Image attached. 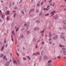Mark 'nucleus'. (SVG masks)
<instances>
[{
    "instance_id": "obj_51",
    "label": "nucleus",
    "mask_w": 66,
    "mask_h": 66,
    "mask_svg": "<svg viewBox=\"0 0 66 66\" xmlns=\"http://www.w3.org/2000/svg\"><path fill=\"white\" fill-rule=\"evenodd\" d=\"M22 0H21L20 2V3H21V2H22Z\"/></svg>"
},
{
    "instance_id": "obj_52",
    "label": "nucleus",
    "mask_w": 66,
    "mask_h": 66,
    "mask_svg": "<svg viewBox=\"0 0 66 66\" xmlns=\"http://www.w3.org/2000/svg\"><path fill=\"white\" fill-rule=\"evenodd\" d=\"M10 54L11 56H12V53H10Z\"/></svg>"
},
{
    "instance_id": "obj_53",
    "label": "nucleus",
    "mask_w": 66,
    "mask_h": 66,
    "mask_svg": "<svg viewBox=\"0 0 66 66\" xmlns=\"http://www.w3.org/2000/svg\"><path fill=\"white\" fill-rule=\"evenodd\" d=\"M59 29L60 30H61L62 29V28L61 27H59Z\"/></svg>"
},
{
    "instance_id": "obj_54",
    "label": "nucleus",
    "mask_w": 66,
    "mask_h": 66,
    "mask_svg": "<svg viewBox=\"0 0 66 66\" xmlns=\"http://www.w3.org/2000/svg\"><path fill=\"white\" fill-rule=\"evenodd\" d=\"M14 9L15 10H16L17 9V7H14Z\"/></svg>"
},
{
    "instance_id": "obj_1",
    "label": "nucleus",
    "mask_w": 66,
    "mask_h": 66,
    "mask_svg": "<svg viewBox=\"0 0 66 66\" xmlns=\"http://www.w3.org/2000/svg\"><path fill=\"white\" fill-rule=\"evenodd\" d=\"M64 35V34H63V33H62L61 35H60V37L61 38H63V40H64L65 42H66V40H65V39L64 38H65V37H64V36L63 35Z\"/></svg>"
},
{
    "instance_id": "obj_32",
    "label": "nucleus",
    "mask_w": 66,
    "mask_h": 66,
    "mask_svg": "<svg viewBox=\"0 0 66 66\" xmlns=\"http://www.w3.org/2000/svg\"><path fill=\"white\" fill-rule=\"evenodd\" d=\"M52 61H51V60H49L48 62V63H51V62Z\"/></svg>"
},
{
    "instance_id": "obj_13",
    "label": "nucleus",
    "mask_w": 66,
    "mask_h": 66,
    "mask_svg": "<svg viewBox=\"0 0 66 66\" xmlns=\"http://www.w3.org/2000/svg\"><path fill=\"white\" fill-rule=\"evenodd\" d=\"M36 41V39H35V38H34L33 39V40H32V42H34V43H35V42Z\"/></svg>"
},
{
    "instance_id": "obj_3",
    "label": "nucleus",
    "mask_w": 66,
    "mask_h": 66,
    "mask_svg": "<svg viewBox=\"0 0 66 66\" xmlns=\"http://www.w3.org/2000/svg\"><path fill=\"white\" fill-rule=\"evenodd\" d=\"M10 63V61H7L6 63H5V66H8L9 65Z\"/></svg>"
},
{
    "instance_id": "obj_23",
    "label": "nucleus",
    "mask_w": 66,
    "mask_h": 66,
    "mask_svg": "<svg viewBox=\"0 0 66 66\" xmlns=\"http://www.w3.org/2000/svg\"><path fill=\"white\" fill-rule=\"evenodd\" d=\"M44 58L45 59H47V56H44Z\"/></svg>"
},
{
    "instance_id": "obj_31",
    "label": "nucleus",
    "mask_w": 66,
    "mask_h": 66,
    "mask_svg": "<svg viewBox=\"0 0 66 66\" xmlns=\"http://www.w3.org/2000/svg\"><path fill=\"white\" fill-rule=\"evenodd\" d=\"M21 12L22 13V14H23V15H24V12H23L22 11H21Z\"/></svg>"
},
{
    "instance_id": "obj_57",
    "label": "nucleus",
    "mask_w": 66,
    "mask_h": 66,
    "mask_svg": "<svg viewBox=\"0 0 66 66\" xmlns=\"http://www.w3.org/2000/svg\"><path fill=\"white\" fill-rule=\"evenodd\" d=\"M37 5L38 6H39V3L37 4Z\"/></svg>"
},
{
    "instance_id": "obj_46",
    "label": "nucleus",
    "mask_w": 66,
    "mask_h": 66,
    "mask_svg": "<svg viewBox=\"0 0 66 66\" xmlns=\"http://www.w3.org/2000/svg\"><path fill=\"white\" fill-rule=\"evenodd\" d=\"M52 1V0H51L50 1H49V3H51V2Z\"/></svg>"
},
{
    "instance_id": "obj_27",
    "label": "nucleus",
    "mask_w": 66,
    "mask_h": 66,
    "mask_svg": "<svg viewBox=\"0 0 66 66\" xmlns=\"http://www.w3.org/2000/svg\"><path fill=\"white\" fill-rule=\"evenodd\" d=\"M6 19L7 21H8L9 20V16H7L6 18Z\"/></svg>"
},
{
    "instance_id": "obj_41",
    "label": "nucleus",
    "mask_w": 66,
    "mask_h": 66,
    "mask_svg": "<svg viewBox=\"0 0 66 66\" xmlns=\"http://www.w3.org/2000/svg\"><path fill=\"white\" fill-rule=\"evenodd\" d=\"M17 43V41L16 39H15V45H16V43Z\"/></svg>"
},
{
    "instance_id": "obj_21",
    "label": "nucleus",
    "mask_w": 66,
    "mask_h": 66,
    "mask_svg": "<svg viewBox=\"0 0 66 66\" xmlns=\"http://www.w3.org/2000/svg\"><path fill=\"white\" fill-rule=\"evenodd\" d=\"M17 62L19 64V65H20V63H19V60H17Z\"/></svg>"
},
{
    "instance_id": "obj_26",
    "label": "nucleus",
    "mask_w": 66,
    "mask_h": 66,
    "mask_svg": "<svg viewBox=\"0 0 66 66\" xmlns=\"http://www.w3.org/2000/svg\"><path fill=\"white\" fill-rule=\"evenodd\" d=\"M50 34L49 35V37H52V35L51 34V33H50Z\"/></svg>"
},
{
    "instance_id": "obj_7",
    "label": "nucleus",
    "mask_w": 66,
    "mask_h": 66,
    "mask_svg": "<svg viewBox=\"0 0 66 66\" xmlns=\"http://www.w3.org/2000/svg\"><path fill=\"white\" fill-rule=\"evenodd\" d=\"M39 30V27H36L34 28V31H35L36 30Z\"/></svg>"
},
{
    "instance_id": "obj_44",
    "label": "nucleus",
    "mask_w": 66,
    "mask_h": 66,
    "mask_svg": "<svg viewBox=\"0 0 66 66\" xmlns=\"http://www.w3.org/2000/svg\"><path fill=\"white\" fill-rule=\"evenodd\" d=\"M36 54H39V52H37V53H36Z\"/></svg>"
},
{
    "instance_id": "obj_35",
    "label": "nucleus",
    "mask_w": 66,
    "mask_h": 66,
    "mask_svg": "<svg viewBox=\"0 0 66 66\" xmlns=\"http://www.w3.org/2000/svg\"><path fill=\"white\" fill-rule=\"evenodd\" d=\"M16 14V13H14V17H15L16 16L15 15Z\"/></svg>"
},
{
    "instance_id": "obj_39",
    "label": "nucleus",
    "mask_w": 66,
    "mask_h": 66,
    "mask_svg": "<svg viewBox=\"0 0 66 66\" xmlns=\"http://www.w3.org/2000/svg\"><path fill=\"white\" fill-rule=\"evenodd\" d=\"M60 52L61 53H63V50H61L60 51Z\"/></svg>"
},
{
    "instance_id": "obj_20",
    "label": "nucleus",
    "mask_w": 66,
    "mask_h": 66,
    "mask_svg": "<svg viewBox=\"0 0 66 66\" xmlns=\"http://www.w3.org/2000/svg\"><path fill=\"white\" fill-rule=\"evenodd\" d=\"M20 38H23V35H20Z\"/></svg>"
},
{
    "instance_id": "obj_38",
    "label": "nucleus",
    "mask_w": 66,
    "mask_h": 66,
    "mask_svg": "<svg viewBox=\"0 0 66 66\" xmlns=\"http://www.w3.org/2000/svg\"><path fill=\"white\" fill-rule=\"evenodd\" d=\"M36 22L37 23H38V22H39V21L38 20H37L36 21Z\"/></svg>"
},
{
    "instance_id": "obj_24",
    "label": "nucleus",
    "mask_w": 66,
    "mask_h": 66,
    "mask_svg": "<svg viewBox=\"0 0 66 66\" xmlns=\"http://www.w3.org/2000/svg\"><path fill=\"white\" fill-rule=\"evenodd\" d=\"M1 57H3V54H1Z\"/></svg>"
},
{
    "instance_id": "obj_64",
    "label": "nucleus",
    "mask_w": 66,
    "mask_h": 66,
    "mask_svg": "<svg viewBox=\"0 0 66 66\" xmlns=\"http://www.w3.org/2000/svg\"><path fill=\"white\" fill-rule=\"evenodd\" d=\"M4 43H5H5H6V41L5 40Z\"/></svg>"
},
{
    "instance_id": "obj_8",
    "label": "nucleus",
    "mask_w": 66,
    "mask_h": 66,
    "mask_svg": "<svg viewBox=\"0 0 66 66\" xmlns=\"http://www.w3.org/2000/svg\"><path fill=\"white\" fill-rule=\"evenodd\" d=\"M14 29L15 30V31L17 32L18 31V28H17V26H16L14 27Z\"/></svg>"
},
{
    "instance_id": "obj_58",
    "label": "nucleus",
    "mask_w": 66,
    "mask_h": 66,
    "mask_svg": "<svg viewBox=\"0 0 66 66\" xmlns=\"http://www.w3.org/2000/svg\"><path fill=\"white\" fill-rule=\"evenodd\" d=\"M2 20L0 19V22H2Z\"/></svg>"
},
{
    "instance_id": "obj_19",
    "label": "nucleus",
    "mask_w": 66,
    "mask_h": 66,
    "mask_svg": "<svg viewBox=\"0 0 66 66\" xmlns=\"http://www.w3.org/2000/svg\"><path fill=\"white\" fill-rule=\"evenodd\" d=\"M13 62L14 63H15L16 64H17V61L16 60H14Z\"/></svg>"
},
{
    "instance_id": "obj_59",
    "label": "nucleus",
    "mask_w": 66,
    "mask_h": 66,
    "mask_svg": "<svg viewBox=\"0 0 66 66\" xmlns=\"http://www.w3.org/2000/svg\"><path fill=\"white\" fill-rule=\"evenodd\" d=\"M62 49V50H65V48H63Z\"/></svg>"
},
{
    "instance_id": "obj_17",
    "label": "nucleus",
    "mask_w": 66,
    "mask_h": 66,
    "mask_svg": "<svg viewBox=\"0 0 66 66\" xmlns=\"http://www.w3.org/2000/svg\"><path fill=\"white\" fill-rule=\"evenodd\" d=\"M63 53L64 55H66V51L65 50L63 51Z\"/></svg>"
},
{
    "instance_id": "obj_30",
    "label": "nucleus",
    "mask_w": 66,
    "mask_h": 66,
    "mask_svg": "<svg viewBox=\"0 0 66 66\" xmlns=\"http://www.w3.org/2000/svg\"><path fill=\"white\" fill-rule=\"evenodd\" d=\"M32 11H34V9H33L31 10L30 11V12H32Z\"/></svg>"
},
{
    "instance_id": "obj_37",
    "label": "nucleus",
    "mask_w": 66,
    "mask_h": 66,
    "mask_svg": "<svg viewBox=\"0 0 66 66\" xmlns=\"http://www.w3.org/2000/svg\"><path fill=\"white\" fill-rule=\"evenodd\" d=\"M43 3H44V1H43V2L41 3V5H42L43 4Z\"/></svg>"
},
{
    "instance_id": "obj_34",
    "label": "nucleus",
    "mask_w": 66,
    "mask_h": 66,
    "mask_svg": "<svg viewBox=\"0 0 66 66\" xmlns=\"http://www.w3.org/2000/svg\"><path fill=\"white\" fill-rule=\"evenodd\" d=\"M44 52V51H42L41 52V54L42 56H43V53Z\"/></svg>"
},
{
    "instance_id": "obj_47",
    "label": "nucleus",
    "mask_w": 66,
    "mask_h": 66,
    "mask_svg": "<svg viewBox=\"0 0 66 66\" xmlns=\"http://www.w3.org/2000/svg\"><path fill=\"white\" fill-rule=\"evenodd\" d=\"M28 58V59H29V60H30V57H29V56H27Z\"/></svg>"
},
{
    "instance_id": "obj_36",
    "label": "nucleus",
    "mask_w": 66,
    "mask_h": 66,
    "mask_svg": "<svg viewBox=\"0 0 66 66\" xmlns=\"http://www.w3.org/2000/svg\"><path fill=\"white\" fill-rule=\"evenodd\" d=\"M44 44H45V43L44 42H42L41 44H42V45H44Z\"/></svg>"
},
{
    "instance_id": "obj_49",
    "label": "nucleus",
    "mask_w": 66,
    "mask_h": 66,
    "mask_svg": "<svg viewBox=\"0 0 66 66\" xmlns=\"http://www.w3.org/2000/svg\"><path fill=\"white\" fill-rule=\"evenodd\" d=\"M61 58V57H60V56H59L58 57V59H60Z\"/></svg>"
},
{
    "instance_id": "obj_25",
    "label": "nucleus",
    "mask_w": 66,
    "mask_h": 66,
    "mask_svg": "<svg viewBox=\"0 0 66 66\" xmlns=\"http://www.w3.org/2000/svg\"><path fill=\"white\" fill-rule=\"evenodd\" d=\"M36 13H38V12H39V10H37L36 11Z\"/></svg>"
},
{
    "instance_id": "obj_14",
    "label": "nucleus",
    "mask_w": 66,
    "mask_h": 66,
    "mask_svg": "<svg viewBox=\"0 0 66 66\" xmlns=\"http://www.w3.org/2000/svg\"><path fill=\"white\" fill-rule=\"evenodd\" d=\"M4 45H3L1 49V51H2L3 50V49H4Z\"/></svg>"
},
{
    "instance_id": "obj_55",
    "label": "nucleus",
    "mask_w": 66,
    "mask_h": 66,
    "mask_svg": "<svg viewBox=\"0 0 66 66\" xmlns=\"http://www.w3.org/2000/svg\"><path fill=\"white\" fill-rule=\"evenodd\" d=\"M65 8H64V10H66V6H65Z\"/></svg>"
},
{
    "instance_id": "obj_29",
    "label": "nucleus",
    "mask_w": 66,
    "mask_h": 66,
    "mask_svg": "<svg viewBox=\"0 0 66 66\" xmlns=\"http://www.w3.org/2000/svg\"><path fill=\"white\" fill-rule=\"evenodd\" d=\"M44 32V30L43 31H41L40 32V33H43Z\"/></svg>"
},
{
    "instance_id": "obj_11",
    "label": "nucleus",
    "mask_w": 66,
    "mask_h": 66,
    "mask_svg": "<svg viewBox=\"0 0 66 66\" xmlns=\"http://www.w3.org/2000/svg\"><path fill=\"white\" fill-rule=\"evenodd\" d=\"M27 25H28L29 26V25H30V23L29 22H28L27 24H24V26H26Z\"/></svg>"
},
{
    "instance_id": "obj_16",
    "label": "nucleus",
    "mask_w": 66,
    "mask_h": 66,
    "mask_svg": "<svg viewBox=\"0 0 66 66\" xmlns=\"http://www.w3.org/2000/svg\"><path fill=\"white\" fill-rule=\"evenodd\" d=\"M27 33V34H29L30 33V31H26Z\"/></svg>"
},
{
    "instance_id": "obj_28",
    "label": "nucleus",
    "mask_w": 66,
    "mask_h": 66,
    "mask_svg": "<svg viewBox=\"0 0 66 66\" xmlns=\"http://www.w3.org/2000/svg\"><path fill=\"white\" fill-rule=\"evenodd\" d=\"M12 34H13V35H15V34L14 33V31H12Z\"/></svg>"
},
{
    "instance_id": "obj_5",
    "label": "nucleus",
    "mask_w": 66,
    "mask_h": 66,
    "mask_svg": "<svg viewBox=\"0 0 66 66\" xmlns=\"http://www.w3.org/2000/svg\"><path fill=\"white\" fill-rule=\"evenodd\" d=\"M57 35H55L53 37V39L54 40H56L57 39Z\"/></svg>"
},
{
    "instance_id": "obj_22",
    "label": "nucleus",
    "mask_w": 66,
    "mask_h": 66,
    "mask_svg": "<svg viewBox=\"0 0 66 66\" xmlns=\"http://www.w3.org/2000/svg\"><path fill=\"white\" fill-rule=\"evenodd\" d=\"M59 46L60 47H65L64 46L61 45V44L59 45Z\"/></svg>"
},
{
    "instance_id": "obj_4",
    "label": "nucleus",
    "mask_w": 66,
    "mask_h": 66,
    "mask_svg": "<svg viewBox=\"0 0 66 66\" xmlns=\"http://www.w3.org/2000/svg\"><path fill=\"white\" fill-rule=\"evenodd\" d=\"M50 6V5H48L47 7V8L45 9L44 8L43 10L44 11H48L49 10V7Z\"/></svg>"
},
{
    "instance_id": "obj_48",
    "label": "nucleus",
    "mask_w": 66,
    "mask_h": 66,
    "mask_svg": "<svg viewBox=\"0 0 66 66\" xmlns=\"http://www.w3.org/2000/svg\"><path fill=\"white\" fill-rule=\"evenodd\" d=\"M23 60H26V58H23Z\"/></svg>"
},
{
    "instance_id": "obj_2",
    "label": "nucleus",
    "mask_w": 66,
    "mask_h": 66,
    "mask_svg": "<svg viewBox=\"0 0 66 66\" xmlns=\"http://www.w3.org/2000/svg\"><path fill=\"white\" fill-rule=\"evenodd\" d=\"M65 22H66V20H64V21H63V23L64 24L63 27V29H64V30H66V27H65V26L64 25V24H66V23H65Z\"/></svg>"
},
{
    "instance_id": "obj_6",
    "label": "nucleus",
    "mask_w": 66,
    "mask_h": 66,
    "mask_svg": "<svg viewBox=\"0 0 66 66\" xmlns=\"http://www.w3.org/2000/svg\"><path fill=\"white\" fill-rule=\"evenodd\" d=\"M25 27H23L21 30V31H22V32H25V31H26V30H25Z\"/></svg>"
},
{
    "instance_id": "obj_43",
    "label": "nucleus",
    "mask_w": 66,
    "mask_h": 66,
    "mask_svg": "<svg viewBox=\"0 0 66 66\" xmlns=\"http://www.w3.org/2000/svg\"><path fill=\"white\" fill-rule=\"evenodd\" d=\"M2 44L1 42H0V46H2Z\"/></svg>"
},
{
    "instance_id": "obj_40",
    "label": "nucleus",
    "mask_w": 66,
    "mask_h": 66,
    "mask_svg": "<svg viewBox=\"0 0 66 66\" xmlns=\"http://www.w3.org/2000/svg\"><path fill=\"white\" fill-rule=\"evenodd\" d=\"M42 12H40V13L39 14V15L40 16L41 15H42Z\"/></svg>"
},
{
    "instance_id": "obj_42",
    "label": "nucleus",
    "mask_w": 66,
    "mask_h": 66,
    "mask_svg": "<svg viewBox=\"0 0 66 66\" xmlns=\"http://www.w3.org/2000/svg\"><path fill=\"white\" fill-rule=\"evenodd\" d=\"M49 14L47 13V14H45V16H48Z\"/></svg>"
},
{
    "instance_id": "obj_50",
    "label": "nucleus",
    "mask_w": 66,
    "mask_h": 66,
    "mask_svg": "<svg viewBox=\"0 0 66 66\" xmlns=\"http://www.w3.org/2000/svg\"><path fill=\"white\" fill-rule=\"evenodd\" d=\"M2 18L3 19V14H2Z\"/></svg>"
},
{
    "instance_id": "obj_12",
    "label": "nucleus",
    "mask_w": 66,
    "mask_h": 66,
    "mask_svg": "<svg viewBox=\"0 0 66 66\" xmlns=\"http://www.w3.org/2000/svg\"><path fill=\"white\" fill-rule=\"evenodd\" d=\"M49 40L50 41L49 43V44H50L51 45L52 44V41H51V39H50Z\"/></svg>"
},
{
    "instance_id": "obj_61",
    "label": "nucleus",
    "mask_w": 66,
    "mask_h": 66,
    "mask_svg": "<svg viewBox=\"0 0 66 66\" xmlns=\"http://www.w3.org/2000/svg\"><path fill=\"white\" fill-rule=\"evenodd\" d=\"M14 3H14V2H13V5H14Z\"/></svg>"
},
{
    "instance_id": "obj_33",
    "label": "nucleus",
    "mask_w": 66,
    "mask_h": 66,
    "mask_svg": "<svg viewBox=\"0 0 66 66\" xmlns=\"http://www.w3.org/2000/svg\"><path fill=\"white\" fill-rule=\"evenodd\" d=\"M7 14H10V12L9 11H8L7 12Z\"/></svg>"
},
{
    "instance_id": "obj_45",
    "label": "nucleus",
    "mask_w": 66,
    "mask_h": 66,
    "mask_svg": "<svg viewBox=\"0 0 66 66\" xmlns=\"http://www.w3.org/2000/svg\"><path fill=\"white\" fill-rule=\"evenodd\" d=\"M7 47V44L6 45H5V47L6 48Z\"/></svg>"
},
{
    "instance_id": "obj_9",
    "label": "nucleus",
    "mask_w": 66,
    "mask_h": 66,
    "mask_svg": "<svg viewBox=\"0 0 66 66\" xmlns=\"http://www.w3.org/2000/svg\"><path fill=\"white\" fill-rule=\"evenodd\" d=\"M56 13V12L55 11H54L51 13V14L52 16H53L54 14H55Z\"/></svg>"
},
{
    "instance_id": "obj_10",
    "label": "nucleus",
    "mask_w": 66,
    "mask_h": 66,
    "mask_svg": "<svg viewBox=\"0 0 66 66\" xmlns=\"http://www.w3.org/2000/svg\"><path fill=\"white\" fill-rule=\"evenodd\" d=\"M58 18V16L57 15H56L54 16V19L55 20H56Z\"/></svg>"
},
{
    "instance_id": "obj_60",
    "label": "nucleus",
    "mask_w": 66,
    "mask_h": 66,
    "mask_svg": "<svg viewBox=\"0 0 66 66\" xmlns=\"http://www.w3.org/2000/svg\"><path fill=\"white\" fill-rule=\"evenodd\" d=\"M23 55H25V54L24 53H23L22 54Z\"/></svg>"
},
{
    "instance_id": "obj_15",
    "label": "nucleus",
    "mask_w": 66,
    "mask_h": 66,
    "mask_svg": "<svg viewBox=\"0 0 66 66\" xmlns=\"http://www.w3.org/2000/svg\"><path fill=\"white\" fill-rule=\"evenodd\" d=\"M3 59L5 60L6 61V60H7V58H6V56H4V57H3Z\"/></svg>"
},
{
    "instance_id": "obj_63",
    "label": "nucleus",
    "mask_w": 66,
    "mask_h": 66,
    "mask_svg": "<svg viewBox=\"0 0 66 66\" xmlns=\"http://www.w3.org/2000/svg\"><path fill=\"white\" fill-rule=\"evenodd\" d=\"M11 3H12V2H10V4H9L10 6H11Z\"/></svg>"
},
{
    "instance_id": "obj_18",
    "label": "nucleus",
    "mask_w": 66,
    "mask_h": 66,
    "mask_svg": "<svg viewBox=\"0 0 66 66\" xmlns=\"http://www.w3.org/2000/svg\"><path fill=\"white\" fill-rule=\"evenodd\" d=\"M42 56H40L39 57V61H41V60H42Z\"/></svg>"
},
{
    "instance_id": "obj_62",
    "label": "nucleus",
    "mask_w": 66,
    "mask_h": 66,
    "mask_svg": "<svg viewBox=\"0 0 66 66\" xmlns=\"http://www.w3.org/2000/svg\"><path fill=\"white\" fill-rule=\"evenodd\" d=\"M36 53H34L33 54V56L34 55H35V54Z\"/></svg>"
},
{
    "instance_id": "obj_56",
    "label": "nucleus",
    "mask_w": 66,
    "mask_h": 66,
    "mask_svg": "<svg viewBox=\"0 0 66 66\" xmlns=\"http://www.w3.org/2000/svg\"><path fill=\"white\" fill-rule=\"evenodd\" d=\"M12 38V42L14 41V40H13V38Z\"/></svg>"
}]
</instances>
